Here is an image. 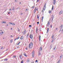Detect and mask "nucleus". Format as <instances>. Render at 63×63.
<instances>
[{
	"label": "nucleus",
	"instance_id": "f257e3e1",
	"mask_svg": "<svg viewBox=\"0 0 63 63\" xmlns=\"http://www.w3.org/2000/svg\"><path fill=\"white\" fill-rule=\"evenodd\" d=\"M33 46V43L31 42L30 43L29 45V47L30 48H32V47Z\"/></svg>",
	"mask_w": 63,
	"mask_h": 63
},
{
	"label": "nucleus",
	"instance_id": "f03ea898",
	"mask_svg": "<svg viewBox=\"0 0 63 63\" xmlns=\"http://www.w3.org/2000/svg\"><path fill=\"white\" fill-rule=\"evenodd\" d=\"M51 18H52V20L51 21V22H52L53 20V18H54V15H52L51 16Z\"/></svg>",
	"mask_w": 63,
	"mask_h": 63
},
{
	"label": "nucleus",
	"instance_id": "7ed1b4c3",
	"mask_svg": "<svg viewBox=\"0 0 63 63\" xmlns=\"http://www.w3.org/2000/svg\"><path fill=\"white\" fill-rule=\"evenodd\" d=\"M46 3H45V4H44V7L43 9V10L44 11H45L46 9Z\"/></svg>",
	"mask_w": 63,
	"mask_h": 63
},
{
	"label": "nucleus",
	"instance_id": "20e7f679",
	"mask_svg": "<svg viewBox=\"0 0 63 63\" xmlns=\"http://www.w3.org/2000/svg\"><path fill=\"white\" fill-rule=\"evenodd\" d=\"M56 0H53V3L54 5H55V3H56Z\"/></svg>",
	"mask_w": 63,
	"mask_h": 63
},
{
	"label": "nucleus",
	"instance_id": "39448f33",
	"mask_svg": "<svg viewBox=\"0 0 63 63\" xmlns=\"http://www.w3.org/2000/svg\"><path fill=\"white\" fill-rule=\"evenodd\" d=\"M30 38L31 39H33V35L30 34Z\"/></svg>",
	"mask_w": 63,
	"mask_h": 63
},
{
	"label": "nucleus",
	"instance_id": "423d86ee",
	"mask_svg": "<svg viewBox=\"0 0 63 63\" xmlns=\"http://www.w3.org/2000/svg\"><path fill=\"white\" fill-rule=\"evenodd\" d=\"M26 30L25 29L24 30V33L23 34L24 35H25V34H26Z\"/></svg>",
	"mask_w": 63,
	"mask_h": 63
},
{
	"label": "nucleus",
	"instance_id": "0eeeda50",
	"mask_svg": "<svg viewBox=\"0 0 63 63\" xmlns=\"http://www.w3.org/2000/svg\"><path fill=\"white\" fill-rule=\"evenodd\" d=\"M49 24H50L49 23V22H48L47 24V26H49Z\"/></svg>",
	"mask_w": 63,
	"mask_h": 63
},
{
	"label": "nucleus",
	"instance_id": "6e6552de",
	"mask_svg": "<svg viewBox=\"0 0 63 63\" xmlns=\"http://www.w3.org/2000/svg\"><path fill=\"white\" fill-rule=\"evenodd\" d=\"M40 51L39 50V51L38 52V53H39V56L40 55H41V54L40 53Z\"/></svg>",
	"mask_w": 63,
	"mask_h": 63
},
{
	"label": "nucleus",
	"instance_id": "1a4fd4ad",
	"mask_svg": "<svg viewBox=\"0 0 63 63\" xmlns=\"http://www.w3.org/2000/svg\"><path fill=\"white\" fill-rule=\"evenodd\" d=\"M29 33H28L27 34L26 36V38H28V36H29Z\"/></svg>",
	"mask_w": 63,
	"mask_h": 63
},
{
	"label": "nucleus",
	"instance_id": "9d476101",
	"mask_svg": "<svg viewBox=\"0 0 63 63\" xmlns=\"http://www.w3.org/2000/svg\"><path fill=\"white\" fill-rule=\"evenodd\" d=\"M24 56H25L26 57H27V55H26V53H24Z\"/></svg>",
	"mask_w": 63,
	"mask_h": 63
},
{
	"label": "nucleus",
	"instance_id": "9b49d317",
	"mask_svg": "<svg viewBox=\"0 0 63 63\" xmlns=\"http://www.w3.org/2000/svg\"><path fill=\"white\" fill-rule=\"evenodd\" d=\"M49 28H47V33H48V31L49 30Z\"/></svg>",
	"mask_w": 63,
	"mask_h": 63
},
{
	"label": "nucleus",
	"instance_id": "f8f14e48",
	"mask_svg": "<svg viewBox=\"0 0 63 63\" xmlns=\"http://www.w3.org/2000/svg\"><path fill=\"white\" fill-rule=\"evenodd\" d=\"M42 47H40V48H39V49H40V51H42Z\"/></svg>",
	"mask_w": 63,
	"mask_h": 63
},
{
	"label": "nucleus",
	"instance_id": "ddd939ff",
	"mask_svg": "<svg viewBox=\"0 0 63 63\" xmlns=\"http://www.w3.org/2000/svg\"><path fill=\"white\" fill-rule=\"evenodd\" d=\"M4 61H7L8 60V59L7 58H5L4 59Z\"/></svg>",
	"mask_w": 63,
	"mask_h": 63
},
{
	"label": "nucleus",
	"instance_id": "4468645a",
	"mask_svg": "<svg viewBox=\"0 0 63 63\" xmlns=\"http://www.w3.org/2000/svg\"><path fill=\"white\" fill-rule=\"evenodd\" d=\"M29 61V59H28L27 60V62H28Z\"/></svg>",
	"mask_w": 63,
	"mask_h": 63
},
{
	"label": "nucleus",
	"instance_id": "2eb2a0df",
	"mask_svg": "<svg viewBox=\"0 0 63 63\" xmlns=\"http://www.w3.org/2000/svg\"><path fill=\"white\" fill-rule=\"evenodd\" d=\"M54 9V7H53V6L52 5V10H53Z\"/></svg>",
	"mask_w": 63,
	"mask_h": 63
},
{
	"label": "nucleus",
	"instance_id": "dca6fc26",
	"mask_svg": "<svg viewBox=\"0 0 63 63\" xmlns=\"http://www.w3.org/2000/svg\"><path fill=\"white\" fill-rule=\"evenodd\" d=\"M43 18H44V16H43L42 17L41 20L42 21V22H43Z\"/></svg>",
	"mask_w": 63,
	"mask_h": 63
},
{
	"label": "nucleus",
	"instance_id": "f3484780",
	"mask_svg": "<svg viewBox=\"0 0 63 63\" xmlns=\"http://www.w3.org/2000/svg\"><path fill=\"white\" fill-rule=\"evenodd\" d=\"M17 30L19 32H20V30H19V28H17Z\"/></svg>",
	"mask_w": 63,
	"mask_h": 63
},
{
	"label": "nucleus",
	"instance_id": "a211bd4d",
	"mask_svg": "<svg viewBox=\"0 0 63 63\" xmlns=\"http://www.w3.org/2000/svg\"><path fill=\"white\" fill-rule=\"evenodd\" d=\"M61 60H60V59H59L58 61V62L57 63H59V62H60V61Z\"/></svg>",
	"mask_w": 63,
	"mask_h": 63
},
{
	"label": "nucleus",
	"instance_id": "6ab92c4d",
	"mask_svg": "<svg viewBox=\"0 0 63 63\" xmlns=\"http://www.w3.org/2000/svg\"><path fill=\"white\" fill-rule=\"evenodd\" d=\"M37 17L38 19H39V16L38 15H37Z\"/></svg>",
	"mask_w": 63,
	"mask_h": 63
},
{
	"label": "nucleus",
	"instance_id": "aec40b11",
	"mask_svg": "<svg viewBox=\"0 0 63 63\" xmlns=\"http://www.w3.org/2000/svg\"><path fill=\"white\" fill-rule=\"evenodd\" d=\"M39 40L40 41H41V35H40L39 36Z\"/></svg>",
	"mask_w": 63,
	"mask_h": 63
},
{
	"label": "nucleus",
	"instance_id": "412c9836",
	"mask_svg": "<svg viewBox=\"0 0 63 63\" xmlns=\"http://www.w3.org/2000/svg\"><path fill=\"white\" fill-rule=\"evenodd\" d=\"M48 13H49V14H50V13H51V11H50V10H49V11H48Z\"/></svg>",
	"mask_w": 63,
	"mask_h": 63
},
{
	"label": "nucleus",
	"instance_id": "4be33fe9",
	"mask_svg": "<svg viewBox=\"0 0 63 63\" xmlns=\"http://www.w3.org/2000/svg\"><path fill=\"white\" fill-rule=\"evenodd\" d=\"M23 37H22V36H21V37H20V39L21 40H22V39H23Z\"/></svg>",
	"mask_w": 63,
	"mask_h": 63
},
{
	"label": "nucleus",
	"instance_id": "5701e85b",
	"mask_svg": "<svg viewBox=\"0 0 63 63\" xmlns=\"http://www.w3.org/2000/svg\"><path fill=\"white\" fill-rule=\"evenodd\" d=\"M22 55H21V54H20V55H19V57H21L22 56Z\"/></svg>",
	"mask_w": 63,
	"mask_h": 63
},
{
	"label": "nucleus",
	"instance_id": "b1692460",
	"mask_svg": "<svg viewBox=\"0 0 63 63\" xmlns=\"http://www.w3.org/2000/svg\"><path fill=\"white\" fill-rule=\"evenodd\" d=\"M19 38V36H18V37H17L16 39L17 40H18V39Z\"/></svg>",
	"mask_w": 63,
	"mask_h": 63
},
{
	"label": "nucleus",
	"instance_id": "393cba45",
	"mask_svg": "<svg viewBox=\"0 0 63 63\" xmlns=\"http://www.w3.org/2000/svg\"><path fill=\"white\" fill-rule=\"evenodd\" d=\"M62 10H61V11L60 12V13H59V15H61V12H62Z\"/></svg>",
	"mask_w": 63,
	"mask_h": 63
},
{
	"label": "nucleus",
	"instance_id": "a878e982",
	"mask_svg": "<svg viewBox=\"0 0 63 63\" xmlns=\"http://www.w3.org/2000/svg\"><path fill=\"white\" fill-rule=\"evenodd\" d=\"M32 55H34V52H33V51L32 52Z\"/></svg>",
	"mask_w": 63,
	"mask_h": 63
},
{
	"label": "nucleus",
	"instance_id": "bb28decb",
	"mask_svg": "<svg viewBox=\"0 0 63 63\" xmlns=\"http://www.w3.org/2000/svg\"><path fill=\"white\" fill-rule=\"evenodd\" d=\"M62 32H61V33H62V34H63V29L62 30Z\"/></svg>",
	"mask_w": 63,
	"mask_h": 63
},
{
	"label": "nucleus",
	"instance_id": "cd10ccee",
	"mask_svg": "<svg viewBox=\"0 0 63 63\" xmlns=\"http://www.w3.org/2000/svg\"><path fill=\"white\" fill-rule=\"evenodd\" d=\"M36 33H37V31L38 30V28H37V27H36Z\"/></svg>",
	"mask_w": 63,
	"mask_h": 63
},
{
	"label": "nucleus",
	"instance_id": "c85d7f7f",
	"mask_svg": "<svg viewBox=\"0 0 63 63\" xmlns=\"http://www.w3.org/2000/svg\"><path fill=\"white\" fill-rule=\"evenodd\" d=\"M62 28H61V29H60V31H59V32L60 33V32H61V31H62Z\"/></svg>",
	"mask_w": 63,
	"mask_h": 63
},
{
	"label": "nucleus",
	"instance_id": "c756f323",
	"mask_svg": "<svg viewBox=\"0 0 63 63\" xmlns=\"http://www.w3.org/2000/svg\"><path fill=\"white\" fill-rule=\"evenodd\" d=\"M54 35H52V36L51 37V38H53V37H54Z\"/></svg>",
	"mask_w": 63,
	"mask_h": 63
},
{
	"label": "nucleus",
	"instance_id": "7c9ffc66",
	"mask_svg": "<svg viewBox=\"0 0 63 63\" xmlns=\"http://www.w3.org/2000/svg\"><path fill=\"white\" fill-rule=\"evenodd\" d=\"M13 57H14V58H16V56H14Z\"/></svg>",
	"mask_w": 63,
	"mask_h": 63
},
{
	"label": "nucleus",
	"instance_id": "2f4dec72",
	"mask_svg": "<svg viewBox=\"0 0 63 63\" xmlns=\"http://www.w3.org/2000/svg\"><path fill=\"white\" fill-rule=\"evenodd\" d=\"M52 25L51 24L50 25V27L51 28H52Z\"/></svg>",
	"mask_w": 63,
	"mask_h": 63
},
{
	"label": "nucleus",
	"instance_id": "473e14b6",
	"mask_svg": "<svg viewBox=\"0 0 63 63\" xmlns=\"http://www.w3.org/2000/svg\"><path fill=\"white\" fill-rule=\"evenodd\" d=\"M10 42L11 43H12V42H13V40H10Z\"/></svg>",
	"mask_w": 63,
	"mask_h": 63
},
{
	"label": "nucleus",
	"instance_id": "72a5a7b5",
	"mask_svg": "<svg viewBox=\"0 0 63 63\" xmlns=\"http://www.w3.org/2000/svg\"><path fill=\"white\" fill-rule=\"evenodd\" d=\"M34 7H35V6H33L32 7V8H34Z\"/></svg>",
	"mask_w": 63,
	"mask_h": 63
},
{
	"label": "nucleus",
	"instance_id": "f704fd0d",
	"mask_svg": "<svg viewBox=\"0 0 63 63\" xmlns=\"http://www.w3.org/2000/svg\"><path fill=\"white\" fill-rule=\"evenodd\" d=\"M36 7H35V9H34V11H36Z\"/></svg>",
	"mask_w": 63,
	"mask_h": 63
},
{
	"label": "nucleus",
	"instance_id": "c9c22d12",
	"mask_svg": "<svg viewBox=\"0 0 63 63\" xmlns=\"http://www.w3.org/2000/svg\"><path fill=\"white\" fill-rule=\"evenodd\" d=\"M35 62H36V63H37V62H38V60H36L35 61Z\"/></svg>",
	"mask_w": 63,
	"mask_h": 63
},
{
	"label": "nucleus",
	"instance_id": "e433bc0d",
	"mask_svg": "<svg viewBox=\"0 0 63 63\" xmlns=\"http://www.w3.org/2000/svg\"><path fill=\"white\" fill-rule=\"evenodd\" d=\"M44 10H42V13H44Z\"/></svg>",
	"mask_w": 63,
	"mask_h": 63
},
{
	"label": "nucleus",
	"instance_id": "4c0bfd02",
	"mask_svg": "<svg viewBox=\"0 0 63 63\" xmlns=\"http://www.w3.org/2000/svg\"><path fill=\"white\" fill-rule=\"evenodd\" d=\"M20 9V7H18L17 8V10H18V9Z\"/></svg>",
	"mask_w": 63,
	"mask_h": 63
},
{
	"label": "nucleus",
	"instance_id": "58836bf2",
	"mask_svg": "<svg viewBox=\"0 0 63 63\" xmlns=\"http://www.w3.org/2000/svg\"><path fill=\"white\" fill-rule=\"evenodd\" d=\"M2 23H6V22H4V21H3L2 22Z\"/></svg>",
	"mask_w": 63,
	"mask_h": 63
},
{
	"label": "nucleus",
	"instance_id": "ea45409f",
	"mask_svg": "<svg viewBox=\"0 0 63 63\" xmlns=\"http://www.w3.org/2000/svg\"><path fill=\"white\" fill-rule=\"evenodd\" d=\"M15 25V24L14 23H12V25Z\"/></svg>",
	"mask_w": 63,
	"mask_h": 63
},
{
	"label": "nucleus",
	"instance_id": "a19ab883",
	"mask_svg": "<svg viewBox=\"0 0 63 63\" xmlns=\"http://www.w3.org/2000/svg\"><path fill=\"white\" fill-rule=\"evenodd\" d=\"M31 25H29V27H31Z\"/></svg>",
	"mask_w": 63,
	"mask_h": 63
},
{
	"label": "nucleus",
	"instance_id": "79ce46f5",
	"mask_svg": "<svg viewBox=\"0 0 63 63\" xmlns=\"http://www.w3.org/2000/svg\"><path fill=\"white\" fill-rule=\"evenodd\" d=\"M32 55V57H34V55Z\"/></svg>",
	"mask_w": 63,
	"mask_h": 63
},
{
	"label": "nucleus",
	"instance_id": "37998d69",
	"mask_svg": "<svg viewBox=\"0 0 63 63\" xmlns=\"http://www.w3.org/2000/svg\"><path fill=\"white\" fill-rule=\"evenodd\" d=\"M52 39H53V40H52V41H53H53H54V40L55 39L54 38H53ZM53 39H54V40H53Z\"/></svg>",
	"mask_w": 63,
	"mask_h": 63
},
{
	"label": "nucleus",
	"instance_id": "c03bdc74",
	"mask_svg": "<svg viewBox=\"0 0 63 63\" xmlns=\"http://www.w3.org/2000/svg\"><path fill=\"white\" fill-rule=\"evenodd\" d=\"M37 24H39V22H37Z\"/></svg>",
	"mask_w": 63,
	"mask_h": 63
},
{
	"label": "nucleus",
	"instance_id": "a18cd8bd",
	"mask_svg": "<svg viewBox=\"0 0 63 63\" xmlns=\"http://www.w3.org/2000/svg\"><path fill=\"white\" fill-rule=\"evenodd\" d=\"M39 1H40V0H37L36 2H39Z\"/></svg>",
	"mask_w": 63,
	"mask_h": 63
},
{
	"label": "nucleus",
	"instance_id": "49530a36",
	"mask_svg": "<svg viewBox=\"0 0 63 63\" xmlns=\"http://www.w3.org/2000/svg\"><path fill=\"white\" fill-rule=\"evenodd\" d=\"M2 34L1 33V32H0V36H1V35Z\"/></svg>",
	"mask_w": 63,
	"mask_h": 63
},
{
	"label": "nucleus",
	"instance_id": "de8ad7c7",
	"mask_svg": "<svg viewBox=\"0 0 63 63\" xmlns=\"http://www.w3.org/2000/svg\"><path fill=\"white\" fill-rule=\"evenodd\" d=\"M13 11H14L15 10V8H13Z\"/></svg>",
	"mask_w": 63,
	"mask_h": 63
},
{
	"label": "nucleus",
	"instance_id": "09e8293b",
	"mask_svg": "<svg viewBox=\"0 0 63 63\" xmlns=\"http://www.w3.org/2000/svg\"><path fill=\"white\" fill-rule=\"evenodd\" d=\"M56 47L55 46V47L54 48V50H55V48H56Z\"/></svg>",
	"mask_w": 63,
	"mask_h": 63
},
{
	"label": "nucleus",
	"instance_id": "8fccbe9b",
	"mask_svg": "<svg viewBox=\"0 0 63 63\" xmlns=\"http://www.w3.org/2000/svg\"><path fill=\"white\" fill-rule=\"evenodd\" d=\"M62 56H60V58L61 59V58H62Z\"/></svg>",
	"mask_w": 63,
	"mask_h": 63
},
{
	"label": "nucleus",
	"instance_id": "3c124183",
	"mask_svg": "<svg viewBox=\"0 0 63 63\" xmlns=\"http://www.w3.org/2000/svg\"><path fill=\"white\" fill-rule=\"evenodd\" d=\"M20 59H22V58H21V57H20Z\"/></svg>",
	"mask_w": 63,
	"mask_h": 63
},
{
	"label": "nucleus",
	"instance_id": "603ef678",
	"mask_svg": "<svg viewBox=\"0 0 63 63\" xmlns=\"http://www.w3.org/2000/svg\"><path fill=\"white\" fill-rule=\"evenodd\" d=\"M21 63H23V61H21Z\"/></svg>",
	"mask_w": 63,
	"mask_h": 63
},
{
	"label": "nucleus",
	"instance_id": "864d4df0",
	"mask_svg": "<svg viewBox=\"0 0 63 63\" xmlns=\"http://www.w3.org/2000/svg\"><path fill=\"white\" fill-rule=\"evenodd\" d=\"M56 30H57V29H58V28H56Z\"/></svg>",
	"mask_w": 63,
	"mask_h": 63
},
{
	"label": "nucleus",
	"instance_id": "5fc2aeb1",
	"mask_svg": "<svg viewBox=\"0 0 63 63\" xmlns=\"http://www.w3.org/2000/svg\"><path fill=\"white\" fill-rule=\"evenodd\" d=\"M26 50H27V49H28V48H27V47H26Z\"/></svg>",
	"mask_w": 63,
	"mask_h": 63
},
{
	"label": "nucleus",
	"instance_id": "6e6d98bb",
	"mask_svg": "<svg viewBox=\"0 0 63 63\" xmlns=\"http://www.w3.org/2000/svg\"><path fill=\"white\" fill-rule=\"evenodd\" d=\"M10 24H12H12H13V23H10Z\"/></svg>",
	"mask_w": 63,
	"mask_h": 63
},
{
	"label": "nucleus",
	"instance_id": "4d7b16f0",
	"mask_svg": "<svg viewBox=\"0 0 63 63\" xmlns=\"http://www.w3.org/2000/svg\"><path fill=\"white\" fill-rule=\"evenodd\" d=\"M10 14V12H8V14Z\"/></svg>",
	"mask_w": 63,
	"mask_h": 63
},
{
	"label": "nucleus",
	"instance_id": "13d9d810",
	"mask_svg": "<svg viewBox=\"0 0 63 63\" xmlns=\"http://www.w3.org/2000/svg\"><path fill=\"white\" fill-rule=\"evenodd\" d=\"M19 46H18L17 47V48H19Z\"/></svg>",
	"mask_w": 63,
	"mask_h": 63
},
{
	"label": "nucleus",
	"instance_id": "bf43d9fd",
	"mask_svg": "<svg viewBox=\"0 0 63 63\" xmlns=\"http://www.w3.org/2000/svg\"><path fill=\"white\" fill-rule=\"evenodd\" d=\"M61 28H62V25H61Z\"/></svg>",
	"mask_w": 63,
	"mask_h": 63
},
{
	"label": "nucleus",
	"instance_id": "052dcab7",
	"mask_svg": "<svg viewBox=\"0 0 63 63\" xmlns=\"http://www.w3.org/2000/svg\"><path fill=\"white\" fill-rule=\"evenodd\" d=\"M34 14H35V13H36V11H34Z\"/></svg>",
	"mask_w": 63,
	"mask_h": 63
},
{
	"label": "nucleus",
	"instance_id": "680f3d73",
	"mask_svg": "<svg viewBox=\"0 0 63 63\" xmlns=\"http://www.w3.org/2000/svg\"><path fill=\"white\" fill-rule=\"evenodd\" d=\"M16 38H15V39L14 40V41H16Z\"/></svg>",
	"mask_w": 63,
	"mask_h": 63
},
{
	"label": "nucleus",
	"instance_id": "e2e57ef3",
	"mask_svg": "<svg viewBox=\"0 0 63 63\" xmlns=\"http://www.w3.org/2000/svg\"><path fill=\"white\" fill-rule=\"evenodd\" d=\"M3 48V47H1L0 48V49H2Z\"/></svg>",
	"mask_w": 63,
	"mask_h": 63
},
{
	"label": "nucleus",
	"instance_id": "0e129e2a",
	"mask_svg": "<svg viewBox=\"0 0 63 63\" xmlns=\"http://www.w3.org/2000/svg\"><path fill=\"white\" fill-rule=\"evenodd\" d=\"M9 11H11V10H12V9H9Z\"/></svg>",
	"mask_w": 63,
	"mask_h": 63
},
{
	"label": "nucleus",
	"instance_id": "69168bd1",
	"mask_svg": "<svg viewBox=\"0 0 63 63\" xmlns=\"http://www.w3.org/2000/svg\"><path fill=\"white\" fill-rule=\"evenodd\" d=\"M61 14H62V12H61Z\"/></svg>",
	"mask_w": 63,
	"mask_h": 63
},
{
	"label": "nucleus",
	"instance_id": "338daca9",
	"mask_svg": "<svg viewBox=\"0 0 63 63\" xmlns=\"http://www.w3.org/2000/svg\"><path fill=\"white\" fill-rule=\"evenodd\" d=\"M10 37H13V35H11L10 36Z\"/></svg>",
	"mask_w": 63,
	"mask_h": 63
},
{
	"label": "nucleus",
	"instance_id": "774afa93",
	"mask_svg": "<svg viewBox=\"0 0 63 63\" xmlns=\"http://www.w3.org/2000/svg\"><path fill=\"white\" fill-rule=\"evenodd\" d=\"M36 10V11H38V8H37Z\"/></svg>",
	"mask_w": 63,
	"mask_h": 63
}]
</instances>
